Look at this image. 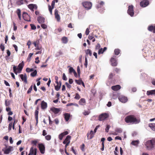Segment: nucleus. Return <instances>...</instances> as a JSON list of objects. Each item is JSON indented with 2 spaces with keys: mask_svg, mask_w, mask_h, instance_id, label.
<instances>
[{
  "mask_svg": "<svg viewBox=\"0 0 155 155\" xmlns=\"http://www.w3.org/2000/svg\"><path fill=\"white\" fill-rule=\"evenodd\" d=\"M79 104L81 105H84L86 103L85 99L84 98H82L80 99L78 102Z\"/></svg>",
  "mask_w": 155,
  "mask_h": 155,
  "instance_id": "4be33fe9",
  "label": "nucleus"
},
{
  "mask_svg": "<svg viewBox=\"0 0 155 155\" xmlns=\"http://www.w3.org/2000/svg\"><path fill=\"white\" fill-rule=\"evenodd\" d=\"M101 48V45L100 44L98 43L97 45L95 47V49L97 50L98 49H100Z\"/></svg>",
  "mask_w": 155,
  "mask_h": 155,
  "instance_id": "052dcab7",
  "label": "nucleus"
},
{
  "mask_svg": "<svg viewBox=\"0 0 155 155\" xmlns=\"http://www.w3.org/2000/svg\"><path fill=\"white\" fill-rule=\"evenodd\" d=\"M41 27L43 29H46L47 28L46 25L44 24H42L41 25Z\"/></svg>",
  "mask_w": 155,
  "mask_h": 155,
  "instance_id": "e2e57ef3",
  "label": "nucleus"
},
{
  "mask_svg": "<svg viewBox=\"0 0 155 155\" xmlns=\"http://www.w3.org/2000/svg\"><path fill=\"white\" fill-rule=\"evenodd\" d=\"M87 55H89L90 56H91L92 55L91 51L89 49H87L85 51Z\"/></svg>",
  "mask_w": 155,
  "mask_h": 155,
  "instance_id": "c756f323",
  "label": "nucleus"
},
{
  "mask_svg": "<svg viewBox=\"0 0 155 155\" xmlns=\"http://www.w3.org/2000/svg\"><path fill=\"white\" fill-rule=\"evenodd\" d=\"M38 148L41 153L44 154L45 152V147L44 145L42 143H39Z\"/></svg>",
  "mask_w": 155,
  "mask_h": 155,
  "instance_id": "0eeeda50",
  "label": "nucleus"
},
{
  "mask_svg": "<svg viewBox=\"0 0 155 155\" xmlns=\"http://www.w3.org/2000/svg\"><path fill=\"white\" fill-rule=\"evenodd\" d=\"M155 145V138H153L151 140L147 142L146 147L148 150H152Z\"/></svg>",
  "mask_w": 155,
  "mask_h": 155,
  "instance_id": "7ed1b4c3",
  "label": "nucleus"
},
{
  "mask_svg": "<svg viewBox=\"0 0 155 155\" xmlns=\"http://www.w3.org/2000/svg\"><path fill=\"white\" fill-rule=\"evenodd\" d=\"M120 51L118 49H116L114 50V52L115 54L117 55L120 53Z\"/></svg>",
  "mask_w": 155,
  "mask_h": 155,
  "instance_id": "4c0bfd02",
  "label": "nucleus"
},
{
  "mask_svg": "<svg viewBox=\"0 0 155 155\" xmlns=\"http://www.w3.org/2000/svg\"><path fill=\"white\" fill-rule=\"evenodd\" d=\"M71 136L69 135H68L66 137L64 140L63 142V143L64 144L67 143H70V140L71 139Z\"/></svg>",
  "mask_w": 155,
  "mask_h": 155,
  "instance_id": "a211bd4d",
  "label": "nucleus"
},
{
  "mask_svg": "<svg viewBox=\"0 0 155 155\" xmlns=\"http://www.w3.org/2000/svg\"><path fill=\"white\" fill-rule=\"evenodd\" d=\"M104 51H103L102 48H100L98 51V54H102L104 53Z\"/></svg>",
  "mask_w": 155,
  "mask_h": 155,
  "instance_id": "6e6d98bb",
  "label": "nucleus"
},
{
  "mask_svg": "<svg viewBox=\"0 0 155 155\" xmlns=\"http://www.w3.org/2000/svg\"><path fill=\"white\" fill-rule=\"evenodd\" d=\"M47 103L44 101H43L41 103V107L42 109H45L47 108Z\"/></svg>",
  "mask_w": 155,
  "mask_h": 155,
  "instance_id": "aec40b11",
  "label": "nucleus"
},
{
  "mask_svg": "<svg viewBox=\"0 0 155 155\" xmlns=\"http://www.w3.org/2000/svg\"><path fill=\"white\" fill-rule=\"evenodd\" d=\"M48 7L49 11L50 12V14L51 15H52V9L54 8H53V7H51V6L49 5H48Z\"/></svg>",
  "mask_w": 155,
  "mask_h": 155,
  "instance_id": "e433bc0d",
  "label": "nucleus"
},
{
  "mask_svg": "<svg viewBox=\"0 0 155 155\" xmlns=\"http://www.w3.org/2000/svg\"><path fill=\"white\" fill-rule=\"evenodd\" d=\"M85 145L84 144H82L80 146V148L81 150H82L83 151H84L85 150L84 149V147H85Z\"/></svg>",
  "mask_w": 155,
  "mask_h": 155,
  "instance_id": "8fccbe9b",
  "label": "nucleus"
},
{
  "mask_svg": "<svg viewBox=\"0 0 155 155\" xmlns=\"http://www.w3.org/2000/svg\"><path fill=\"white\" fill-rule=\"evenodd\" d=\"M50 110L55 114H58L61 110L60 108H58L55 107H53L51 108Z\"/></svg>",
  "mask_w": 155,
  "mask_h": 155,
  "instance_id": "2eb2a0df",
  "label": "nucleus"
},
{
  "mask_svg": "<svg viewBox=\"0 0 155 155\" xmlns=\"http://www.w3.org/2000/svg\"><path fill=\"white\" fill-rule=\"evenodd\" d=\"M115 75V74L113 73H110L109 75L108 78L109 79H112L113 77Z\"/></svg>",
  "mask_w": 155,
  "mask_h": 155,
  "instance_id": "a19ab883",
  "label": "nucleus"
},
{
  "mask_svg": "<svg viewBox=\"0 0 155 155\" xmlns=\"http://www.w3.org/2000/svg\"><path fill=\"white\" fill-rule=\"evenodd\" d=\"M68 134V132L67 131H65L61 134H60L58 136V137L59 139L61 140L63 137L64 136H65Z\"/></svg>",
  "mask_w": 155,
  "mask_h": 155,
  "instance_id": "f3484780",
  "label": "nucleus"
},
{
  "mask_svg": "<svg viewBox=\"0 0 155 155\" xmlns=\"http://www.w3.org/2000/svg\"><path fill=\"white\" fill-rule=\"evenodd\" d=\"M6 51H7L6 52H7V56L8 57L10 56L11 55V52H10V51H9V50H6Z\"/></svg>",
  "mask_w": 155,
  "mask_h": 155,
  "instance_id": "774afa93",
  "label": "nucleus"
},
{
  "mask_svg": "<svg viewBox=\"0 0 155 155\" xmlns=\"http://www.w3.org/2000/svg\"><path fill=\"white\" fill-rule=\"evenodd\" d=\"M45 19L42 16H39L37 18L38 22L40 23H42L45 22Z\"/></svg>",
  "mask_w": 155,
  "mask_h": 155,
  "instance_id": "412c9836",
  "label": "nucleus"
},
{
  "mask_svg": "<svg viewBox=\"0 0 155 155\" xmlns=\"http://www.w3.org/2000/svg\"><path fill=\"white\" fill-rule=\"evenodd\" d=\"M38 110H36L35 111V118L36 120V124L38 123Z\"/></svg>",
  "mask_w": 155,
  "mask_h": 155,
  "instance_id": "bb28decb",
  "label": "nucleus"
},
{
  "mask_svg": "<svg viewBox=\"0 0 155 155\" xmlns=\"http://www.w3.org/2000/svg\"><path fill=\"white\" fill-rule=\"evenodd\" d=\"M10 105V103L9 101L7 100L5 101V105L6 106H8Z\"/></svg>",
  "mask_w": 155,
  "mask_h": 155,
  "instance_id": "680f3d73",
  "label": "nucleus"
},
{
  "mask_svg": "<svg viewBox=\"0 0 155 155\" xmlns=\"http://www.w3.org/2000/svg\"><path fill=\"white\" fill-rule=\"evenodd\" d=\"M75 82L78 84L80 85L81 84L83 81L81 79H79V80H76Z\"/></svg>",
  "mask_w": 155,
  "mask_h": 155,
  "instance_id": "ea45409f",
  "label": "nucleus"
},
{
  "mask_svg": "<svg viewBox=\"0 0 155 155\" xmlns=\"http://www.w3.org/2000/svg\"><path fill=\"white\" fill-rule=\"evenodd\" d=\"M109 117V115L107 113H104L100 114L98 117V120L101 121L104 120Z\"/></svg>",
  "mask_w": 155,
  "mask_h": 155,
  "instance_id": "20e7f679",
  "label": "nucleus"
},
{
  "mask_svg": "<svg viewBox=\"0 0 155 155\" xmlns=\"http://www.w3.org/2000/svg\"><path fill=\"white\" fill-rule=\"evenodd\" d=\"M121 88V86L119 85H117L111 87V89L114 91H117Z\"/></svg>",
  "mask_w": 155,
  "mask_h": 155,
  "instance_id": "6ab92c4d",
  "label": "nucleus"
},
{
  "mask_svg": "<svg viewBox=\"0 0 155 155\" xmlns=\"http://www.w3.org/2000/svg\"><path fill=\"white\" fill-rule=\"evenodd\" d=\"M69 70L70 73H71L72 72L74 73V72L75 71L72 67H70L69 68Z\"/></svg>",
  "mask_w": 155,
  "mask_h": 155,
  "instance_id": "864d4df0",
  "label": "nucleus"
},
{
  "mask_svg": "<svg viewBox=\"0 0 155 155\" xmlns=\"http://www.w3.org/2000/svg\"><path fill=\"white\" fill-rule=\"evenodd\" d=\"M34 4H29L28 5V7L31 11L33 12L34 9Z\"/></svg>",
  "mask_w": 155,
  "mask_h": 155,
  "instance_id": "2f4dec72",
  "label": "nucleus"
},
{
  "mask_svg": "<svg viewBox=\"0 0 155 155\" xmlns=\"http://www.w3.org/2000/svg\"><path fill=\"white\" fill-rule=\"evenodd\" d=\"M30 26L32 29L35 30L36 29V27L33 24H30Z\"/></svg>",
  "mask_w": 155,
  "mask_h": 155,
  "instance_id": "bf43d9fd",
  "label": "nucleus"
},
{
  "mask_svg": "<svg viewBox=\"0 0 155 155\" xmlns=\"http://www.w3.org/2000/svg\"><path fill=\"white\" fill-rule=\"evenodd\" d=\"M126 123L129 124H136L140 122V120L137 118L134 115H130L126 116L124 119Z\"/></svg>",
  "mask_w": 155,
  "mask_h": 155,
  "instance_id": "f257e3e1",
  "label": "nucleus"
},
{
  "mask_svg": "<svg viewBox=\"0 0 155 155\" xmlns=\"http://www.w3.org/2000/svg\"><path fill=\"white\" fill-rule=\"evenodd\" d=\"M61 40L63 43L66 44L68 42V39L67 37H63L61 39Z\"/></svg>",
  "mask_w": 155,
  "mask_h": 155,
  "instance_id": "c85d7f7f",
  "label": "nucleus"
},
{
  "mask_svg": "<svg viewBox=\"0 0 155 155\" xmlns=\"http://www.w3.org/2000/svg\"><path fill=\"white\" fill-rule=\"evenodd\" d=\"M37 149L36 148H34L33 146L30 149L29 153L31 155H36Z\"/></svg>",
  "mask_w": 155,
  "mask_h": 155,
  "instance_id": "9b49d317",
  "label": "nucleus"
},
{
  "mask_svg": "<svg viewBox=\"0 0 155 155\" xmlns=\"http://www.w3.org/2000/svg\"><path fill=\"white\" fill-rule=\"evenodd\" d=\"M83 6L87 9L89 10L91 8L92 6L91 2H84L82 3Z\"/></svg>",
  "mask_w": 155,
  "mask_h": 155,
  "instance_id": "39448f33",
  "label": "nucleus"
},
{
  "mask_svg": "<svg viewBox=\"0 0 155 155\" xmlns=\"http://www.w3.org/2000/svg\"><path fill=\"white\" fill-rule=\"evenodd\" d=\"M94 133L92 130H91L90 133H88L87 134V137L88 139H92L94 137Z\"/></svg>",
  "mask_w": 155,
  "mask_h": 155,
  "instance_id": "dca6fc26",
  "label": "nucleus"
},
{
  "mask_svg": "<svg viewBox=\"0 0 155 155\" xmlns=\"http://www.w3.org/2000/svg\"><path fill=\"white\" fill-rule=\"evenodd\" d=\"M155 29V28L154 26L152 25L148 26L147 28V29L149 31L151 32H153L154 33H155V32L154 31Z\"/></svg>",
  "mask_w": 155,
  "mask_h": 155,
  "instance_id": "5701e85b",
  "label": "nucleus"
},
{
  "mask_svg": "<svg viewBox=\"0 0 155 155\" xmlns=\"http://www.w3.org/2000/svg\"><path fill=\"white\" fill-rule=\"evenodd\" d=\"M62 79L64 81H67V78L64 73L63 74Z\"/></svg>",
  "mask_w": 155,
  "mask_h": 155,
  "instance_id": "0e129e2a",
  "label": "nucleus"
},
{
  "mask_svg": "<svg viewBox=\"0 0 155 155\" xmlns=\"http://www.w3.org/2000/svg\"><path fill=\"white\" fill-rule=\"evenodd\" d=\"M148 126L152 130L155 131V123H150L149 124Z\"/></svg>",
  "mask_w": 155,
  "mask_h": 155,
  "instance_id": "393cba45",
  "label": "nucleus"
},
{
  "mask_svg": "<svg viewBox=\"0 0 155 155\" xmlns=\"http://www.w3.org/2000/svg\"><path fill=\"white\" fill-rule=\"evenodd\" d=\"M33 85H31L30 87L29 88L28 91H27V93L28 94H29L31 93V91L32 90Z\"/></svg>",
  "mask_w": 155,
  "mask_h": 155,
  "instance_id": "c03bdc74",
  "label": "nucleus"
},
{
  "mask_svg": "<svg viewBox=\"0 0 155 155\" xmlns=\"http://www.w3.org/2000/svg\"><path fill=\"white\" fill-rule=\"evenodd\" d=\"M26 71L27 72H29L34 71V69L32 68H27L26 69Z\"/></svg>",
  "mask_w": 155,
  "mask_h": 155,
  "instance_id": "79ce46f5",
  "label": "nucleus"
},
{
  "mask_svg": "<svg viewBox=\"0 0 155 155\" xmlns=\"http://www.w3.org/2000/svg\"><path fill=\"white\" fill-rule=\"evenodd\" d=\"M64 119L66 121H68L70 119V114L68 113H65L64 114Z\"/></svg>",
  "mask_w": 155,
  "mask_h": 155,
  "instance_id": "a878e982",
  "label": "nucleus"
},
{
  "mask_svg": "<svg viewBox=\"0 0 155 155\" xmlns=\"http://www.w3.org/2000/svg\"><path fill=\"white\" fill-rule=\"evenodd\" d=\"M0 48L2 51H3L5 50V47L3 44H1L0 45Z\"/></svg>",
  "mask_w": 155,
  "mask_h": 155,
  "instance_id": "37998d69",
  "label": "nucleus"
},
{
  "mask_svg": "<svg viewBox=\"0 0 155 155\" xmlns=\"http://www.w3.org/2000/svg\"><path fill=\"white\" fill-rule=\"evenodd\" d=\"M147 94L148 95L155 94V89L147 91Z\"/></svg>",
  "mask_w": 155,
  "mask_h": 155,
  "instance_id": "b1692460",
  "label": "nucleus"
},
{
  "mask_svg": "<svg viewBox=\"0 0 155 155\" xmlns=\"http://www.w3.org/2000/svg\"><path fill=\"white\" fill-rule=\"evenodd\" d=\"M127 13L131 17L134 16V6L133 5H130L129 6L127 10Z\"/></svg>",
  "mask_w": 155,
  "mask_h": 155,
  "instance_id": "423d86ee",
  "label": "nucleus"
},
{
  "mask_svg": "<svg viewBox=\"0 0 155 155\" xmlns=\"http://www.w3.org/2000/svg\"><path fill=\"white\" fill-rule=\"evenodd\" d=\"M81 97L78 93H76L75 94V96L74 97V98L76 100H79L80 99Z\"/></svg>",
  "mask_w": 155,
  "mask_h": 155,
  "instance_id": "72a5a7b5",
  "label": "nucleus"
},
{
  "mask_svg": "<svg viewBox=\"0 0 155 155\" xmlns=\"http://www.w3.org/2000/svg\"><path fill=\"white\" fill-rule=\"evenodd\" d=\"M114 71H115L116 73H119L120 71V69L117 68H114Z\"/></svg>",
  "mask_w": 155,
  "mask_h": 155,
  "instance_id": "a18cd8bd",
  "label": "nucleus"
},
{
  "mask_svg": "<svg viewBox=\"0 0 155 155\" xmlns=\"http://www.w3.org/2000/svg\"><path fill=\"white\" fill-rule=\"evenodd\" d=\"M114 153L115 155H118V151L117 147H116L115 148V151H114Z\"/></svg>",
  "mask_w": 155,
  "mask_h": 155,
  "instance_id": "09e8293b",
  "label": "nucleus"
},
{
  "mask_svg": "<svg viewBox=\"0 0 155 155\" xmlns=\"http://www.w3.org/2000/svg\"><path fill=\"white\" fill-rule=\"evenodd\" d=\"M84 65L86 68H87V58L85 57V63L84 64Z\"/></svg>",
  "mask_w": 155,
  "mask_h": 155,
  "instance_id": "3c124183",
  "label": "nucleus"
},
{
  "mask_svg": "<svg viewBox=\"0 0 155 155\" xmlns=\"http://www.w3.org/2000/svg\"><path fill=\"white\" fill-rule=\"evenodd\" d=\"M59 83H59H58V84H57V85L54 86L55 89V90H56L57 91H59L60 88L61 86V82L60 81Z\"/></svg>",
  "mask_w": 155,
  "mask_h": 155,
  "instance_id": "cd10ccee",
  "label": "nucleus"
},
{
  "mask_svg": "<svg viewBox=\"0 0 155 155\" xmlns=\"http://www.w3.org/2000/svg\"><path fill=\"white\" fill-rule=\"evenodd\" d=\"M36 48L35 49L36 50H40L41 48V45H37Z\"/></svg>",
  "mask_w": 155,
  "mask_h": 155,
  "instance_id": "4d7b16f0",
  "label": "nucleus"
},
{
  "mask_svg": "<svg viewBox=\"0 0 155 155\" xmlns=\"http://www.w3.org/2000/svg\"><path fill=\"white\" fill-rule=\"evenodd\" d=\"M22 17L24 19L27 21H30V18L29 15L25 12H23Z\"/></svg>",
  "mask_w": 155,
  "mask_h": 155,
  "instance_id": "1a4fd4ad",
  "label": "nucleus"
},
{
  "mask_svg": "<svg viewBox=\"0 0 155 155\" xmlns=\"http://www.w3.org/2000/svg\"><path fill=\"white\" fill-rule=\"evenodd\" d=\"M12 126V122L10 123L8 125V130H11Z\"/></svg>",
  "mask_w": 155,
  "mask_h": 155,
  "instance_id": "5fc2aeb1",
  "label": "nucleus"
},
{
  "mask_svg": "<svg viewBox=\"0 0 155 155\" xmlns=\"http://www.w3.org/2000/svg\"><path fill=\"white\" fill-rule=\"evenodd\" d=\"M33 44L34 45L35 47H36L37 45H40V39H37L36 41H35Z\"/></svg>",
  "mask_w": 155,
  "mask_h": 155,
  "instance_id": "7c9ffc66",
  "label": "nucleus"
},
{
  "mask_svg": "<svg viewBox=\"0 0 155 155\" xmlns=\"http://www.w3.org/2000/svg\"><path fill=\"white\" fill-rule=\"evenodd\" d=\"M54 16L55 18L59 22L60 21V17L58 13V10L56 9L54 11Z\"/></svg>",
  "mask_w": 155,
  "mask_h": 155,
  "instance_id": "4468645a",
  "label": "nucleus"
},
{
  "mask_svg": "<svg viewBox=\"0 0 155 155\" xmlns=\"http://www.w3.org/2000/svg\"><path fill=\"white\" fill-rule=\"evenodd\" d=\"M39 58L38 57H37L35 58V62L36 64H38L40 62V61L39 60Z\"/></svg>",
  "mask_w": 155,
  "mask_h": 155,
  "instance_id": "338daca9",
  "label": "nucleus"
},
{
  "mask_svg": "<svg viewBox=\"0 0 155 155\" xmlns=\"http://www.w3.org/2000/svg\"><path fill=\"white\" fill-rule=\"evenodd\" d=\"M77 72L78 75V76L79 77L80 76V67L79 66H78L77 68Z\"/></svg>",
  "mask_w": 155,
  "mask_h": 155,
  "instance_id": "13d9d810",
  "label": "nucleus"
},
{
  "mask_svg": "<svg viewBox=\"0 0 155 155\" xmlns=\"http://www.w3.org/2000/svg\"><path fill=\"white\" fill-rule=\"evenodd\" d=\"M118 99L120 101L123 103H125L128 101L127 97L122 95L118 97Z\"/></svg>",
  "mask_w": 155,
  "mask_h": 155,
  "instance_id": "9d476101",
  "label": "nucleus"
},
{
  "mask_svg": "<svg viewBox=\"0 0 155 155\" xmlns=\"http://www.w3.org/2000/svg\"><path fill=\"white\" fill-rule=\"evenodd\" d=\"M139 143V141L138 140H134L131 142V144L134 145H137Z\"/></svg>",
  "mask_w": 155,
  "mask_h": 155,
  "instance_id": "f704fd0d",
  "label": "nucleus"
},
{
  "mask_svg": "<svg viewBox=\"0 0 155 155\" xmlns=\"http://www.w3.org/2000/svg\"><path fill=\"white\" fill-rule=\"evenodd\" d=\"M90 112L89 111H85V110L84 112L83 113V114L84 115H87L89 114L90 113Z\"/></svg>",
  "mask_w": 155,
  "mask_h": 155,
  "instance_id": "49530a36",
  "label": "nucleus"
},
{
  "mask_svg": "<svg viewBox=\"0 0 155 155\" xmlns=\"http://www.w3.org/2000/svg\"><path fill=\"white\" fill-rule=\"evenodd\" d=\"M149 4V2L148 0H143L140 3V6L142 7H145Z\"/></svg>",
  "mask_w": 155,
  "mask_h": 155,
  "instance_id": "6e6552de",
  "label": "nucleus"
},
{
  "mask_svg": "<svg viewBox=\"0 0 155 155\" xmlns=\"http://www.w3.org/2000/svg\"><path fill=\"white\" fill-rule=\"evenodd\" d=\"M19 76L22 80L25 83H27V76L25 74L24 75L23 74H21L19 75Z\"/></svg>",
  "mask_w": 155,
  "mask_h": 155,
  "instance_id": "f8f14e48",
  "label": "nucleus"
},
{
  "mask_svg": "<svg viewBox=\"0 0 155 155\" xmlns=\"http://www.w3.org/2000/svg\"><path fill=\"white\" fill-rule=\"evenodd\" d=\"M110 127V126L109 125H106V128L105 129V132L107 133L109 131V130Z\"/></svg>",
  "mask_w": 155,
  "mask_h": 155,
  "instance_id": "de8ad7c7",
  "label": "nucleus"
},
{
  "mask_svg": "<svg viewBox=\"0 0 155 155\" xmlns=\"http://www.w3.org/2000/svg\"><path fill=\"white\" fill-rule=\"evenodd\" d=\"M90 28H87L86 31H85V34L86 35H88L89 33L90 32Z\"/></svg>",
  "mask_w": 155,
  "mask_h": 155,
  "instance_id": "69168bd1",
  "label": "nucleus"
},
{
  "mask_svg": "<svg viewBox=\"0 0 155 155\" xmlns=\"http://www.w3.org/2000/svg\"><path fill=\"white\" fill-rule=\"evenodd\" d=\"M51 136L49 135H47L45 136V138L46 140H50L51 139Z\"/></svg>",
  "mask_w": 155,
  "mask_h": 155,
  "instance_id": "603ef678",
  "label": "nucleus"
},
{
  "mask_svg": "<svg viewBox=\"0 0 155 155\" xmlns=\"http://www.w3.org/2000/svg\"><path fill=\"white\" fill-rule=\"evenodd\" d=\"M115 131L117 133H120L122 132V130L120 128H116L115 129Z\"/></svg>",
  "mask_w": 155,
  "mask_h": 155,
  "instance_id": "58836bf2",
  "label": "nucleus"
},
{
  "mask_svg": "<svg viewBox=\"0 0 155 155\" xmlns=\"http://www.w3.org/2000/svg\"><path fill=\"white\" fill-rule=\"evenodd\" d=\"M11 151V148H8L7 149H6L4 152V153L5 154H8L9 152H10V151Z\"/></svg>",
  "mask_w": 155,
  "mask_h": 155,
  "instance_id": "c9c22d12",
  "label": "nucleus"
},
{
  "mask_svg": "<svg viewBox=\"0 0 155 155\" xmlns=\"http://www.w3.org/2000/svg\"><path fill=\"white\" fill-rule=\"evenodd\" d=\"M37 73V70H35L33 72L31 73V76L32 77H34L36 75Z\"/></svg>",
  "mask_w": 155,
  "mask_h": 155,
  "instance_id": "473e14b6",
  "label": "nucleus"
},
{
  "mask_svg": "<svg viewBox=\"0 0 155 155\" xmlns=\"http://www.w3.org/2000/svg\"><path fill=\"white\" fill-rule=\"evenodd\" d=\"M111 65L112 66L115 67L117 66V63L116 59L114 57H112L110 60Z\"/></svg>",
  "mask_w": 155,
  "mask_h": 155,
  "instance_id": "ddd939ff",
  "label": "nucleus"
},
{
  "mask_svg": "<svg viewBox=\"0 0 155 155\" xmlns=\"http://www.w3.org/2000/svg\"><path fill=\"white\" fill-rule=\"evenodd\" d=\"M24 65V64L23 61L20 63L18 65V67L14 66L13 67V71L16 74L18 73H20L21 72L23 68Z\"/></svg>",
  "mask_w": 155,
  "mask_h": 155,
  "instance_id": "f03ea898",
  "label": "nucleus"
}]
</instances>
